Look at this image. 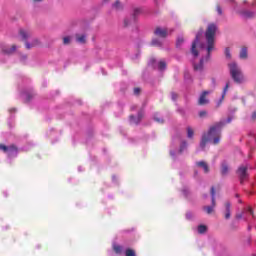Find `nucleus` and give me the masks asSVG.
Here are the masks:
<instances>
[{
    "instance_id": "2eb2a0df",
    "label": "nucleus",
    "mask_w": 256,
    "mask_h": 256,
    "mask_svg": "<svg viewBox=\"0 0 256 256\" xmlns=\"http://www.w3.org/2000/svg\"><path fill=\"white\" fill-rule=\"evenodd\" d=\"M18 151H19V148H17L16 146H15V144H12V145H10V146H8V155H9V157H11V155H13V153H18Z\"/></svg>"
},
{
    "instance_id": "6ab92c4d",
    "label": "nucleus",
    "mask_w": 256,
    "mask_h": 256,
    "mask_svg": "<svg viewBox=\"0 0 256 256\" xmlns=\"http://www.w3.org/2000/svg\"><path fill=\"white\" fill-rule=\"evenodd\" d=\"M248 54H247V47H242L240 51V59H247Z\"/></svg>"
},
{
    "instance_id": "c756f323",
    "label": "nucleus",
    "mask_w": 256,
    "mask_h": 256,
    "mask_svg": "<svg viewBox=\"0 0 256 256\" xmlns=\"http://www.w3.org/2000/svg\"><path fill=\"white\" fill-rule=\"evenodd\" d=\"M0 151H3L4 153H8L9 146H6L5 144H0Z\"/></svg>"
},
{
    "instance_id": "4c0bfd02",
    "label": "nucleus",
    "mask_w": 256,
    "mask_h": 256,
    "mask_svg": "<svg viewBox=\"0 0 256 256\" xmlns=\"http://www.w3.org/2000/svg\"><path fill=\"white\" fill-rule=\"evenodd\" d=\"M154 120L156 121V123H165V121L163 120V118L154 117Z\"/></svg>"
},
{
    "instance_id": "9d476101",
    "label": "nucleus",
    "mask_w": 256,
    "mask_h": 256,
    "mask_svg": "<svg viewBox=\"0 0 256 256\" xmlns=\"http://www.w3.org/2000/svg\"><path fill=\"white\" fill-rule=\"evenodd\" d=\"M224 207H225V214H224L225 219H231V203L225 202Z\"/></svg>"
},
{
    "instance_id": "9b49d317",
    "label": "nucleus",
    "mask_w": 256,
    "mask_h": 256,
    "mask_svg": "<svg viewBox=\"0 0 256 256\" xmlns=\"http://www.w3.org/2000/svg\"><path fill=\"white\" fill-rule=\"evenodd\" d=\"M197 167H201L204 173H209V165L205 161H200L196 163Z\"/></svg>"
},
{
    "instance_id": "b1692460",
    "label": "nucleus",
    "mask_w": 256,
    "mask_h": 256,
    "mask_svg": "<svg viewBox=\"0 0 256 256\" xmlns=\"http://www.w3.org/2000/svg\"><path fill=\"white\" fill-rule=\"evenodd\" d=\"M113 8L116 9V11H121V9H123V5L121 4V2L119 0H117L113 4Z\"/></svg>"
},
{
    "instance_id": "2f4dec72",
    "label": "nucleus",
    "mask_w": 256,
    "mask_h": 256,
    "mask_svg": "<svg viewBox=\"0 0 256 256\" xmlns=\"http://www.w3.org/2000/svg\"><path fill=\"white\" fill-rule=\"evenodd\" d=\"M126 256H136L135 251L133 249H127Z\"/></svg>"
},
{
    "instance_id": "79ce46f5",
    "label": "nucleus",
    "mask_w": 256,
    "mask_h": 256,
    "mask_svg": "<svg viewBox=\"0 0 256 256\" xmlns=\"http://www.w3.org/2000/svg\"><path fill=\"white\" fill-rule=\"evenodd\" d=\"M247 212H248L250 215H252V217H253V209H251V207H249V208L247 209Z\"/></svg>"
},
{
    "instance_id": "f03ea898",
    "label": "nucleus",
    "mask_w": 256,
    "mask_h": 256,
    "mask_svg": "<svg viewBox=\"0 0 256 256\" xmlns=\"http://www.w3.org/2000/svg\"><path fill=\"white\" fill-rule=\"evenodd\" d=\"M217 33V25L214 23H211L208 25L206 32H205V38L207 42V53L208 55H211V51L215 49V34Z\"/></svg>"
},
{
    "instance_id": "3c124183",
    "label": "nucleus",
    "mask_w": 256,
    "mask_h": 256,
    "mask_svg": "<svg viewBox=\"0 0 256 256\" xmlns=\"http://www.w3.org/2000/svg\"><path fill=\"white\" fill-rule=\"evenodd\" d=\"M200 47H201V49H203V45H201Z\"/></svg>"
},
{
    "instance_id": "a211bd4d",
    "label": "nucleus",
    "mask_w": 256,
    "mask_h": 256,
    "mask_svg": "<svg viewBox=\"0 0 256 256\" xmlns=\"http://www.w3.org/2000/svg\"><path fill=\"white\" fill-rule=\"evenodd\" d=\"M210 193H211V197H212V205L211 207H216L217 203L215 202V187H211V190H210Z\"/></svg>"
},
{
    "instance_id": "f704fd0d",
    "label": "nucleus",
    "mask_w": 256,
    "mask_h": 256,
    "mask_svg": "<svg viewBox=\"0 0 256 256\" xmlns=\"http://www.w3.org/2000/svg\"><path fill=\"white\" fill-rule=\"evenodd\" d=\"M225 55L228 59H231V51L229 50V48L225 49Z\"/></svg>"
},
{
    "instance_id": "603ef678",
    "label": "nucleus",
    "mask_w": 256,
    "mask_h": 256,
    "mask_svg": "<svg viewBox=\"0 0 256 256\" xmlns=\"http://www.w3.org/2000/svg\"><path fill=\"white\" fill-rule=\"evenodd\" d=\"M105 2L109 1V0H104Z\"/></svg>"
},
{
    "instance_id": "864d4df0",
    "label": "nucleus",
    "mask_w": 256,
    "mask_h": 256,
    "mask_svg": "<svg viewBox=\"0 0 256 256\" xmlns=\"http://www.w3.org/2000/svg\"><path fill=\"white\" fill-rule=\"evenodd\" d=\"M252 256H256V254H253Z\"/></svg>"
},
{
    "instance_id": "f257e3e1",
    "label": "nucleus",
    "mask_w": 256,
    "mask_h": 256,
    "mask_svg": "<svg viewBox=\"0 0 256 256\" xmlns=\"http://www.w3.org/2000/svg\"><path fill=\"white\" fill-rule=\"evenodd\" d=\"M225 127V122L220 121L213 124L210 128L207 134H204L202 136L200 147L201 149H205V146L207 145V142L211 141L213 145H219V141H221V129Z\"/></svg>"
},
{
    "instance_id": "ea45409f",
    "label": "nucleus",
    "mask_w": 256,
    "mask_h": 256,
    "mask_svg": "<svg viewBox=\"0 0 256 256\" xmlns=\"http://www.w3.org/2000/svg\"><path fill=\"white\" fill-rule=\"evenodd\" d=\"M135 121H137V117L131 115V116H130V123L135 124Z\"/></svg>"
},
{
    "instance_id": "dca6fc26",
    "label": "nucleus",
    "mask_w": 256,
    "mask_h": 256,
    "mask_svg": "<svg viewBox=\"0 0 256 256\" xmlns=\"http://www.w3.org/2000/svg\"><path fill=\"white\" fill-rule=\"evenodd\" d=\"M36 95L37 94L34 91L26 92V103H29V101H31V99H35Z\"/></svg>"
},
{
    "instance_id": "f3484780",
    "label": "nucleus",
    "mask_w": 256,
    "mask_h": 256,
    "mask_svg": "<svg viewBox=\"0 0 256 256\" xmlns=\"http://www.w3.org/2000/svg\"><path fill=\"white\" fill-rule=\"evenodd\" d=\"M158 69L159 71H165L167 69V62H165L164 60H161L158 63Z\"/></svg>"
},
{
    "instance_id": "5701e85b",
    "label": "nucleus",
    "mask_w": 256,
    "mask_h": 256,
    "mask_svg": "<svg viewBox=\"0 0 256 256\" xmlns=\"http://www.w3.org/2000/svg\"><path fill=\"white\" fill-rule=\"evenodd\" d=\"M195 135V131H193V128L187 127V137L188 139H193V136Z\"/></svg>"
},
{
    "instance_id": "ddd939ff",
    "label": "nucleus",
    "mask_w": 256,
    "mask_h": 256,
    "mask_svg": "<svg viewBox=\"0 0 256 256\" xmlns=\"http://www.w3.org/2000/svg\"><path fill=\"white\" fill-rule=\"evenodd\" d=\"M39 45V40L34 39L32 43L25 42L26 49H33V47H37Z\"/></svg>"
},
{
    "instance_id": "09e8293b",
    "label": "nucleus",
    "mask_w": 256,
    "mask_h": 256,
    "mask_svg": "<svg viewBox=\"0 0 256 256\" xmlns=\"http://www.w3.org/2000/svg\"><path fill=\"white\" fill-rule=\"evenodd\" d=\"M212 81H213V83H214V85H215V79H213Z\"/></svg>"
},
{
    "instance_id": "c85d7f7f",
    "label": "nucleus",
    "mask_w": 256,
    "mask_h": 256,
    "mask_svg": "<svg viewBox=\"0 0 256 256\" xmlns=\"http://www.w3.org/2000/svg\"><path fill=\"white\" fill-rule=\"evenodd\" d=\"M185 149H187V142L186 141L181 143L179 152L183 153V151H185Z\"/></svg>"
},
{
    "instance_id": "a18cd8bd",
    "label": "nucleus",
    "mask_w": 256,
    "mask_h": 256,
    "mask_svg": "<svg viewBox=\"0 0 256 256\" xmlns=\"http://www.w3.org/2000/svg\"><path fill=\"white\" fill-rule=\"evenodd\" d=\"M155 63V58L150 59V64L153 65Z\"/></svg>"
},
{
    "instance_id": "4be33fe9",
    "label": "nucleus",
    "mask_w": 256,
    "mask_h": 256,
    "mask_svg": "<svg viewBox=\"0 0 256 256\" xmlns=\"http://www.w3.org/2000/svg\"><path fill=\"white\" fill-rule=\"evenodd\" d=\"M221 173L222 175H227V173H229V166L227 164L225 163L222 164Z\"/></svg>"
},
{
    "instance_id": "393cba45",
    "label": "nucleus",
    "mask_w": 256,
    "mask_h": 256,
    "mask_svg": "<svg viewBox=\"0 0 256 256\" xmlns=\"http://www.w3.org/2000/svg\"><path fill=\"white\" fill-rule=\"evenodd\" d=\"M198 233L200 235H203L204 233H207V227L205 225H199L198 226Z\"/></svg>"
},
{
    "instance_id": "8fccbe9b",
    "label": "nucleus",
    "mask_w": 256,
    "mask_h": 256,
    "mask_svg": "<svg viewBox=\"0 0 256 256\" xmlns=\"http://www.w3.org/2000/svg\"><path fill=\"white\" fill-rule=\"evenodd\" d=\"M34 1H43V0H34Z\"/></svg>"
},
{
    "instance_id": "c03bdc74",
    "label": "nucleus",
    "mask_w": 256,
    "mask_h": 256,
    "mask_svg": "<svg viewBox=\"0 0 256 256\" xmlns=\"http://www.w3.org/2000/svg\"><path fill=\"white\" fill-rule=\"evenodd\" d=\"M236 219H243V214H237Z\"/></svg>"
},
{
    "instance_id": "7ed1b4c3",
    "label": "nucleus",
    "mask_w": 256,
    "mask_h": 256,
    "mask_svg": "<svg viewBox=\"0 0 256 256\" xmlns=\"http://www.w3.org/2000/svg\"><path fill=\"white\" fill-rule=\"evenodd\" d=\"M230 75L234 81V83L241 84L245 81V76L243 75V71L237 65V63L233 62L229 64Z\"/></svg>"
},
{
    "instance_id": "72a5a7b5",
    "label": "nucleus",
    "mask_w": 256,
    "mask_h": 256,
    "mask_svg": "<svg viewBox=\"0 0 256 256\" xmlns=\"http://www.w3.org/2000/svg\"><path fill=\"white\" fill-rule=\"evenodd\" d=\"M216 11H217L218 15H223V9L221 8L220 5L216 6Z\"/></svg>"
},
{
    "instance_id": "473e14b6",
    "label": "nucleus",
    "mask_w": 256,
    "mask_h": 256,
    "mask_svg": "<svg viewBox=\"0 0 256 256\" xmlns=\"http://www.w3.org/2000/svg\"><path fill=\"white\" fill-rule=\"evenodd\" d=\"M64 45H69L71 43V38L69 36H66L63 38Z\"/></svg>"
},
{
    "instance_id": "6e6552de",
    "label": "nucleus",
    "mask_w": 256,
    "mask_h": 256,
    "mask_svg": "<svg viewBox=\"0 0 256 256\" xmlns=\"http://www.w3.org/2000/svg\"><path fill=\"white\" fill-rule=\"evenodd\" d=\"M17 51V46L12 45L11 47L9 46H2V53L3 55H13V53Z\"/></svg>"
},
{
    "instance_id": "aec40b11",
    "label": "nucleus",
    "mask_w": 256,
    "mask_h": 256,
    "mask_svg": "<svg viewBox=\"0 0 256 256\" xmlns=\"http://www.w3.org/2000/svg\"><path fill=\"white\" fill-rule=\"evenodd\" d=\"M203 211H205L207 215H211V213L215 211V208L213 206H203Z\"/></svg>"
},
{
    "instance_id": "a19ab883",
    "label": "nucleus",
    "mask_w": 256,
    "mask_h": 256,
    "mask_svg": "<svg viewBox=\"0 0 256 256\" xmlns=\"http://www.w3.org/2000/svg\"><path fill=\"white\" fill-rule=\"evenodd\" d=\"M141 93V88H134V95H139Z\"/></svg>"
},
{
    "instance_id": "39448f33",
    "label": "nucleus",
    "mask_w": 256,
    "mask_h": 256,
    "mask_svg": "<svg viewBox=\"0 0 256 256\" xmlns=\"http://www.w3.org/2000/svg\"><path fill=\"white\" fill-rule=\"evenodd\" d=\"M237 175L240 179V183L243 185V182L247 181L249 173H247V166H240L237 170Z\"/></svg>"
},
{
    "instance_id": "0eeeda50",
    "label": "nucleus",
    "mask_w": 256,
    "mask_h": 256,
    "mask_svg": "<svg viewBox=\"0 0 256 256\" xmlns=\"http://www.w3.org/2000/svg\"><path fill=\"white\" fill-rule=\"evenodd\" d=\"M211 91H203L198 99V105H209V99H207V95H209Z\"/></svg>"
},
{
    "instance_id": "49530a36",
    "label": "nucleus",
    "mask_w": 256,
    "mask_h": 256,
    "mask_svg": "<svg viewBox=\"0 0 256 256\" xmlns=\"http://www.w3.org/2000/svg\"><path fill=\"white\" fill-rule=\"evenodd\" d=\"M247 17H253V14H247Z\"/></svg>"
},
{
    "instance_id": "e433bc0d",
    "label": "nucleus",
    "mask_w": 256,
    "mask_h": 256,
    "mask_svg": "<svg viewBox=\"0 0 256 256\" xmlns=\"http://www.w3.org/2000/svg\"><path fill=\"white\" fill-rule=\"evenodd\" d=\"M171 97H172V101H177V97H179V96L177 95V93L172 92Z\"/></svg>"
},
{
    "instance_id": "58836bf2",
    "label": "nucleus",
    "mask_w": 256,
    "mask_h": 256,
    "mask_svg": "<svg viewBox=\"0 0 256 256\" xmlns=\"http://www.w3.org/2000/svg\"><path fill=\"white\" fill-rule=\"evenodd\" d=\"M121 246H119V245H116V246H114V251L116 252V253H121Z\"/></svg>"
},
{
    "instance_id": "7c9ffc66",
    "label": "nucleus",
    "mask_w": 256,
    "mask_h": 256,
    "mask_svg": "<svg viewBox=\"0 0 256 256\" xmlns=\"http://www.w3.org/2000/svg\"><path fill=\"white\" fill-rule=\"evenodd\" d=\"M184 41H185V39H183V37H179L176 42V47H181V45H183Z\"/></svg>"
},
{
    "instance_id": "cd10ccee",
    "label": "nucleus",
    "mask_w": 256,
    "mask_h": 256,
    "mask_svg": "<svg viewBox=\"0 0 256 256\" xmlns=\"http://www.w3.org/2000/svg\"><path fill=\"white\" fill-rule=\"evenodd\" d=\"M141 119H143V112L138 113L137 121H134V125H139V123H141Z\"/></svg>"
},
{
    "instance_id": "c9c22d12",
    "label": "nucleus",
    "mask_w": 256,
    "mask_h": 256,
    "mask_svg": "<svg viewBox=\"0 0 256 256\" xmlns=\"http://www.w3.org/2000/svg\"><path fill=\"white\" fill-rule=\"evenodd\" d=\"M199 117L203 118V117H207V111L202 110L199 112Z\"/></svg>"
},
{
    "instance_id": "1a4fd4ad",
    "label": "nucleus",
    "mask_w": 256,
    "mask_h": 256,
    "mask_svg": "<svg viewBox=\"0 0 256 256\" xmlns=\"http://www.w3.org/2000/svg\"><path fill=\"white\" fill-rule=\"evenodd\" d=\"M154 35H156V37L165 39L167 37V28L157 27L154 31Z\"/></svg>"
},
{
    "instance_id": "bb28decb",
    "label": "nucleus",
    "mask_w": 256,
    "mask_h": 256,
    "mask_svg": "<svg viewBox=\"0 0 256 256\" xmlns=\"http://www.w3.org/2000/svg\"><path fill=\"white\" fill-rule=\"evenodd\" d=\"M229 90V82L226 83V86L223 89V93H222V99L221 101H223V99H225V96L227 95V91Z\"/></svg>"
},
{
    "instance_id": "37998d69",
    "label": "nucleus",
    "mask_w": 256,
    "mask_h": 256,
    "mask_svg": "<svg viewBox=\"0 0 256 256\" xmlns=\"http://www.w3.org/2000/svg\"><path fill=\"white\" fill-rule=\"evenodd\" d=\"M256 120V111H254L253 113H252V121H255Z\"/></svg>"
},
{
    "instance_id": "412c9836",
    "label": "nucleus",
    "mask_w": 256,
    "mask_h": 256,
    "mask_svg": "<svg viewBox=\"0 0 256 256\" xmlns=\"http://www.w3.org/2000/svg\"><path fill=\"white\" fill-rule=\"evenodd\" d=\"M203 70V58L200 59L199 64H194V71H202Z\"/></svg>"
},
{
    "instance_id": "de8ad7c7",
    "label": "nucleus",
    "mask_w": 256,
    "mask_h": 256,
    "mask_svg": "<svg viewBox=\"0 0 256 256\" xmlns=\"http://www.w3.org/2000/svg\"><path fill=\"white\" fill-rule=\"evenodd\" d=\"M228 123H231V119H228Z\"/></svg>"
},
{
    "instance_id": "20e7f679",
    "label": "nucleus",
    "mask_w": 256,
    "mask_h": 256,
    "mask_svg": "<svg viewBox=\"0 0 256 256\" xmlns=\"http://www.w3.org/2000/svg\"><path fill=\"white\" fill-rule=\"evenodd\" d=\"M202 36H203V29L198 31L194 41L192 42L191 53L192 55H194V57H199V51H197V45H199V41L201 40Z\"/></svg>"
},
{
    "instance_id": "423d86ee",
    "label": "nucleus",
    "mask_w": 256,
    "mask_h": 256,
    "mask_svg": "<svg viewBox=\"0 0 256 256\" xmlns=\"http://www.w3.org/2000/svg\"><path fill=\"white\" fill-rule=\"evenodd\" d=\"M139 13H141V10L139 8L134 9L133 15L130 18L124 19V27H129L131 23H134Z\"/></svg>"
},
{
    "instance_id": "f8f14e48",
    "label": "nucleus",
    "mask_w": 256,
    "mask_h": 256,
    "mask_svg": "<svg viewBox=\"0 0 256 256\" xmlns=\"http://www.w3.org/2000/svg\"><path fill=\"white\" fill-rule=\"evenodd\" d=\"M20 37H22L23 41H27V39H29V37H31V32L27 31V30H20Z\"/></svg>"
},
{
    "instance_id": "4468645a",
    "label": "nucleus",
    "mask_w": 256,
    "mask_h": 256,
    "mask_svg": "<svg viewBox=\"0 0 256 256\" xmlns=\"http://www.w3.org/2000/svg\"><path fill=\"white\" fill-rule=\"evenodd\" d=\"M76 41L77 43H81L82 45H84V43H87L85 34H82V35L76 34Z\"/></svg>"
},
{
    "instance_id": "a878e982",
    "label": "nucleus",
    "mask_w": 256,
    "mask_h": 256,
    "mask_svg": "<svg viewBox=\"0 0 256 256\" xmlns=\"http://www.w3.org/2000/svg\"><path fill=\"white\" fill-rule=\"evenodd\" d=\"M153 47H161L163 43L159 39H153L152 40Z\"/></svg>"
}]
</instances>
